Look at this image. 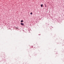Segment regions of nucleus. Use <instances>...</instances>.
Masks as SVG:
<instances>
[{"mask_svg":"<svg viewBox=\"0 0 64 64\" xmlns=\"http://www.w3.org/2000/svg\"><path fill=\"white\" fill-rule=\"evenodd\" d=\"M20 24L21 25H24V24L23 23H21Z\"/></svg>","mask_w":64,"mask_h":64,"instance_id":"1","label":"nucleus"},{"mask_svg":"<svg viewBox=\"0 0 64 64\" xmlns=\"http://www.w3.org/2000/svg\"><path fill=\"white\" fill-rule=\"evenodd\" d=\"M43 4H41L40 5V6H41V7H42V6H43Z\"/></svg>","mask_w":64,"mask_h":64,"instance_id":"2","label":"nucleus"},{"mask_svg":"<svg viewBox=\"0 0 64 64\" xmlns=\"http://www.w3.org/2000/svg\"><path fill=\"white\" fill-rule=\"evenodd\" d=\"M23 22V20H21V22Z\"/></svg>","mask_w":64,"mask_h":64,"instance_id":"3","label":"nucleus"},{"mask_svg":"<svg viewBox=\"0 0 64 64\" xmlns=\"http://www.w3.org/2000/svg\"><path fill=\"white\" fill-rule=\"evenodd\" d=\"M30 14L31 15H32V12H31Z\"/></svg>","mask_w":64,"mask_h":64,"instance_id":"4","label":"nucleus"},{"mask_svg":"<svg viewBox=\"0 0 64 64\" xmlns=\"http://www.w3.org/2000/svg\"><path fill=\"white\" fill-rule=\"evenodd\" d=\"M45 7H47V6H45Z\"/></svg>","mask_w":64,"mask_h":64,"instance_id":"5","label":"nucleus"}]
</instances>
